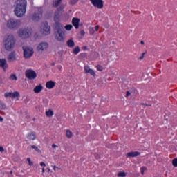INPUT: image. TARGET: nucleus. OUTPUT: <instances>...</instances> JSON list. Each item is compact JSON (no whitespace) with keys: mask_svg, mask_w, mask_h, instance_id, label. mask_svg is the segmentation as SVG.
Wrapping results in <instances>:
<instances>
[{"mask_svg":"<svg viewBox=\"0 0 177 177\" xmlns=\"http://www.w3.org/2000/svg\"><path fill=\"white\" fill-rule=\"evenodd\" d=\"M86 56H88V54L86 53H82L79 55L80 59H85L86 58Z\"/></svg>","mask_w":177,"mask_h":177,"instance_id":"obj_25","label":"nucleus"},{"mask_svg":"<svg viewBox=\"0 0 177 177\" xmlns=\"http://www.w3.org/2000/svg\"><path fill=\"white\" fill-rule=\"evenodd\" d=\"M172 164L174 167H177V158L173 159Z\"/></svg>","mask_w":177,"mask_h":177,"instance_id":"obj_36","label":"nucleus"},{"mask_svg":"<svg viewBox=\"0 0 177 177\" xmlns=\"http://www.w3.org/2000/svg\"><path fill=\"white\" fill-rule=\"evenodd\" d=\"M40 165H41V167H46V164H45V162H41L40 163Z\"/></svg>","mask_w":177,"mask_h":177,"instance_id":"obj_42","label":"nucleus"},{"mask_svg":"<svg viewBox=\"0 0 177 177\" xmlns=\"http://www.w3.org/2000/svg\"><path fill=\"white\" fill-rule=\"evenodd\" d=\"M47 169H48V172H49V171H50V169H49V168H48Z\"/></svg>","mask_w":177,"mask_h":177,"instance_id":"obj_55","label":"nucleus"},{"mask_svg":"<svg viewBox=\"0 0 177 177\" xmlns=\"http://www.w3.org/2000/svg\"><path fill=\"white\" fill-rule=\"evenodd\" d=\"M97 71H103V66H102L100 65H97Z\"/></svg>","mask_w":177,"mask_h":177,"instance_id":"obj_34","label":"nucleus"},{"mask_svg":"<svg viewBox=\"0 0 177 177\" xmlns=\"http://www.w3.org/2000/svg\"><path fill=\"white\" fill-rule=\"evenodd\" d=\"M0 67L3 68L4 71H6V70H8V65L6 59H0Z\"/></svg>","mask_w":177,"mask_h":177,"instance_id":"obj_14","label":"nucleus"},{"mask_svg":"<svg viewBox=\"0 0 177 177\" xmlns=\"http://www.w3.org/2000/svg\"><path fill=\"white\" fill-rule=\"evenodd\" d=\"M49 48V44L47 42H41L37 46V50L39 52H44Z\"/></svg>","mask_w":177,"mask_h":177,"instance_id":"obj_13","label":"nucleus"},{"mask_svg":"<svg viewBox=\"0 0 177 177\" xmlns=\"http://www.w3.org/2000/svg\"><path fill=\"white\" fill-rule=\"evenodd\" d=\"M54 86H56V82L52 80L47 82L46 84V88H47V89H53Z\"/></svg>","mask_w":177,"mask_h":177,"instance_id":"obj_18","label":"nucleus"},{"mask_svg":"<svg viewBox=\"0 0 177 177\" xmlns=\"http://www.w3.org/2000/svg\"><path fill=\"white\" fill-rule=\"evenodd\" d=\"M72 24L73 26H74L75 28H76V30H78V28H80V18H73Z\"/></svg>","mask_w":177,"mask_h":177,"instance_id":"obj_16","label":"nucleus"},{"mask_svg":"<svg viewBox=\"0 0 177 177\" xmlns=\"http://www.w3.org/2000/svg\"><path fill=\"white\" fill-rule=\"evenodd\" d=\"M90 35H93L95 34V29L93 28H88Z\"/></svg>","mask_w":177,"mask_h":177,"instance_id":"obj_30","label":"nucleus"},{"mask_svg":"<svg viewBox=\"0 0 177 177\" xmlns=\"http://www.w3.org/2000/svg\"><path fill=\"white\" fill-rule=\"evenodd\" d=\"M21 24V23L19 19H10L7 21V27L10 28V30H16V28H19Z\"/></svg>","mask_w":177,"mask_h":177,"instance_id":"obj_5","label":"nucleus"},{"mask_svg":"<svg viewBox=\"0 0 177 177\" xmlns=\"http://www.w3.org/2000/svg\"><path fill=\"white\" fill-rule=\"evenodd\" d=\"M84 71L86 74H91V75H93V77H95L96 75V73L93 69H91L89 66H84Z\"/></svg>","mask_w":177,"mask_h":177,"instance_id":"obj_17","label":"nucleus"},{"mask_svg":"<svg viewBox=\"0 0 177 177\" xmlns=\"http://www.w3.org/2000/svg\"><path fill=\"white\" fill-rule=\"evenodd\" d=\"M62 0H56L54 3V6L55 8H57V6H59L60 5V3H62Z\"/></svg>","mask_w":177,"mask_h":177,"instance_id":"obj_27","label":"nucleus"},{"mask_svg":"<svg viewBox=\"0 0 177 177\" xmlns=\"http://www.w3.org/2000/svg\"><path fill=\"white\" fill-rule=\"evenodd\" d=\"M42 13H44L42 8H38L32 16V19L33 21H39L42 17Z\"/></svg>","mask_w":177,"mask_h":177,"instance_id":"obj_8","label":"nucleus"},{"mask_svg":"<svg viewBox=\"0 0 177 177\" xmlns=\"http://www.w3.org/2000/svg\"><path fill=\"white\" fill-rule=\"evenodd\" d=\"M54 32L55 39L59 42H63L64 41V29L60 22L55 23Z\"/></svg>","mask_w":177,"mask_h":177,"instance_id":"obj_2","label":"nucleus"},{"mask_svg":"<svg viewBox=\"0 0 177 177\" xmlns=\"http://www.w3.org/2000/svg\"><path fill=\"white\" fill-rule=\"evenodd\" d=\"M64 13V6H60L54 15L55 23H60V16Z\"/></svg>","mask_w":177,"mask_h":177,"instance_id":"obj_6","label":"nucleus"},{"mask_svg":"<svg viewBox=\"0 0 177 177\" xmlns=\"http://www.w3.org/2000/svg\"><path fill=\"white\" fill-rule=\"evenodd\" d=\"M31 148L34 149L35 150V151H41V150H39V149H38V147H37L35 145H32Z\"/></svg>","mask_w":177,"mask_h":177,"instance_id":"obj_33","label":"nucleus"},{"mask_svg":"<svg viewBox=\"0 0 177 177\" xmlns=\"http://www.w3.org/2000/svg\"><path fill=\"white\" fill-rule=\"evenodd\" d=\"M28 139H30V140H35V139H37V135L34 132L29 133L28 135Z\"/></svg>","mask_w":177,"mask_h":177,"instance_id":"obj_22","label":"nucleus"},{"mask_svg":"<svg viewBox=\"0 0 177 177\" xmlns=\"http://www.w3.org/2000/svg\"><path fill=\"white\" fill-rule=\"evenodd\" d=\"M5 151V149H3V147H0V152L3 153Z\"/></svg>","mask_w":177,"mask_h":177,"instance_id":"obj_41","label":"nucleus"},{"mask_svg":"<svg viewBox=\"0 0 177 177\" xmlns=\"http://www.w3.org/2000/svg\"><path fill=\"white\" fill-rule=\"evenodd\" d=\"M6 109V104L0 101V110H5Z\"/></svg>","mask_w":177,"mask_h":177,"instance_id":"obj_26","label":"nucleus"},{"mask_svg":"<svg viewBox=\"0 0 177 177\" xmlns=\"http://www.w3.org/2000/svg\"><path fill=\"white\" fill-rule=\"evenodd\" d=\"M10 175L8 176L9 177H13V176L12 175V174H13V171H10Z\"/></svg>","mask_w":177,"mask_h":177,"instance_id":"obj_48","label":"nucleus"},{"mask_svg":"<svg viewBox=\"0 0 177 177\" xmlns=\"http://www.w3.org/2000/svg\"><path fill=\"white\" fill-rule=\"evenodd\" d=\"M80 46H77L73 49V53L74 55H77V53H80Z\"/></svg>","mask_w":177,"mask_h":177,"instance_id":"obj_28","label":"nucleus"},{"mask_svg":"<svg viewBox=\"0 0 177 177\" xmlns=\"http://www.w3.org/2000/svg\"><path fill=\"white\" fill-rule=\"evenodd\" d=\"M27 161L28 162V165L31 167L32 165H34V162L32 161H31V158H27Z\"/></svg>","mask_w":177,"mask_h":177,"instance_id":"obj_32","label":"nucleus"},{"mask_svg":"<svg viewBox=\"0 0 177 177\" xmlns=\"http://www.w3.org/2000/svg\"><path fill=\"white\" fill-rule=\"evenodd\" d=\"M56 64L55 62L51 63V66H55Z\"/></svg>","mask_w":177,"mask_h":177,"instance_id":"obj_53","label":"nucleus"},{"mask_svg":"<svg viewBox=\"0 0 177 177\" xmlns=\"http://www.w3.org/2000/svg\"><path fill=\"white\" fill-rule=\"evenodd\" d=\"M95 31H99V25H97V26L95 27Z\"/></svg>","mask_w":177,"mask_h":177,"instance_id":"obj_44","label":"nucleus"},{"mask_svg":"<svg viewBox=\"0 0 177 177\" xmlns=\"http://www.w3.org/2000/svg\"><path fill=\"white\" fill-rule=\"evenodd\" d=\"M82 49H83V50H86V49H88V46H83Z\"/></svg>","mask_w":177,"mask_h":177,"instance_id":"obj_46","label":"nucleus"},{"mask_svg":"<svg viewBox=\"0 0 177 177\" xmlns=\"http://www.w3.org/2000/svg\"><path fill=\"white\" fill-rule=\"evenodd\" d=\"M126 156L127 157H129V158L138 157V156H140V152L139 151L129 152L127 153Z\"/></svg>","mask_w":177,"mask_h":177,"instance_id":"obj_19","label":"nucleus"},{"mask_svg":"<svg viewBox=\"0 0 177 177\" xmlns=\"http://www.w3.org/2000/svg\"><path fill=\"white\" fill-rule=\"evenodd\" d=\"M32 32V29L31 28H21L18 31V35L20 38H30Z\"/></svg>","mask_w":177,"mask_h":177,"instance_id":"obj_4","label":"nucleus"},{"mask_svg":"<svg viewBox=\"0 0 177 177\" xmlns=\"http://www.w3.org/2000/svg\"><path fill=\"white\" fill-rule=\"evenodd\" d=\"M10 80H15L16 81V80H17V77L16 76V75H11L10 76Z\"/></svg>","mask_w":177,"mask_h":177,"instance_id":"obj_35","label":"nucleus"},{"mask_svg":"<svg viewBox=\"0 0 177 177\" xmlns=\"http://www.w3.org/2000/svg\"><path fill=\"white\" fill-rule=\"evenodd\" d=\"M44 89V86H42V84H39L38 86H36L35 88L33 89V91L35 93H41V91Z\"/></svg>","mask_w":177,"mask_h":177,"instance_id":"obj_20","label":"nucleus"},{"mask_svg":"<svg viewBox=\"0 0 177 177\" xmlns=\"http://www.w3.org/2000/svg\"><path fill=\"white\" fill-rule=\"evenodd\" d=\"M140 44H141V45H145V41H144L143 40H142V41H140Z\"/></svg>","mask_w":177,"mask_h":177,"instance_id":"obj_50","label":"nucleus"},{"mask_svg":"<svg viewBox=\"0 0 177 177\" xmlns=\"http://www.w3.org/2000/svg\"><path fill=\"white\" fill-rule=\"evenodd\" d=\"M52 147L55 149V147H59V146L56 145V144H53Z\"/></svg>","mask_w":177,"mask_h":177,"instance_id":"obj_45","label":"nucleus"},{"mask_svg":"<svg viewBox=\"0 0 177 177\" xmlns=\"http://www.w3.org/2000/svg\"><path fill=\"white\" fill-rule=\"evenodd\" d=\"M92 5L95 6V8H97L98 9H102L104 6L103 0H90Z\"/></svg>","mask_w":177,"mask_h":177,"instance_id":"obj_12","label":"nucleus"},{"mask_svg":"<svg viewBox=\"0 0 177 177\" xmlns=\"http://www.w3.org/2000/svg\"><path fill=\"white\" fill-rule=\"evenodd\" d=\"M129 96H131V92L129 91L126 92V97H129Z\"/></svg>","mask_w":177,"mask_h":177,"instance_id":"obj_40","label":"nucleus"},{"mask_svg":"<svg viewBox=\"0 0 177 177\" xmlns=\"http://www.w3.org/2000/svg\"><path fill=\"white\" fill-rule=\"evenodd\" d=\"M46 115L47 117H52L53 115V111H52V109H49L48 111H46Z\"/></svg>","mask_w":177,"mask_h":177,"instance_id":"obj_23","label":"nucleus"},{"mask_svg":"<svg viewBox=\"0 0 177 177\" xmlns=\"http://www.w3.org/2000/svg\"><path fill=\"white\" fill-rule=\"evenodd\" d=\"M95 158H96L97 159H98V158H100V156H99V155H97V156H95Z\"/></svg>","mask_w":177,"mask_h":177,"instance_id":"obj_51","label":"nucleus"},{"mask_svg":"<svg viewBox=\"0 0 177 177\" xmlns=\"http://www.w3.org/2000/svg\"><path fill=\"white\" fill-rule=\"evenodd\" d=\"M142 106H146L147 107H151V104H145V103H141Z\"/></svg>","mask_w":177,"mask_h":177,"instance_id":"obj_39","label":"nucleus"},{"mask_svg":"<svg viewBox=\"0 0 177 177\" xmlns=\"http://www.w3.org/2000/svg\"><path fill=\"white\" fill-rule=\"evenodd\" d=\"M141 174L143 175V174H144V171H141Z\"/></svg>","mask_w":177,"mask_h":177,"instance_id":"obj_54","label":"nucleus"},{"mask_svg":"<svg viewBox=\"0 0 177 177\" xmlns=\"http://www.w3.org/2000/svg\"><path fill=\"white\" fill-rule=\"evenodd\" d=\"M4 48L6 50L10 52L15 48V44H16V40L15 39V36L13 35H9L6 37L4 41Z\"/></svg>","mask_w":177,"mask_h":177,"instance_id":"obj_3","label":"nucleus"},{"mask_svg":"<svg viewBox=\"0 0 177 177\" xmlns=\"http://www.w3.org/2000/svg\"><path fill=\"white\" fill-rule=\"evenodd\" d=\"M80 34H81V35H82V37H84V35H85V31L81 30V31H80Z\"/></svg>","mask_w":177,"mask_h":177,"instance_id":"obj_43","label":"nucleus"},{"mask_svg":"<svg viewBox=\"0 0 177 177\" xmlns=\"http://www.w3.org/2000/svg\"><path fill=\"white\" fill-rule=\"evenodd\" d=\"M8 62H16V53L15 51L11 52L7 57Z\"/></svg>","mask_w":177,"mask_h":177,"instance_id":"obj_15","label":"nucleus"},{"mask_svg":"<svg viewBox=\"0 0 177 177\" xmlns=\"http://www.w3.org/2000/svg\"><path fill=\"white\" fill-rule=\"evenodd\" d=\"M42 172H43V174H44V172H45V168H42Z\"/></svg>","mask_w":177,"mask_h":177,"instance_id":"obj_52","label":"nucleus"},{"mask_svg":"<svg viewBox=\"0 0 177 177\" xmlns=\"http://www.w3.org/2000/svg\"><path fill=\"white\" fill-rule=\"evenodd\" d=\"M5 97H10L11 99H16V97H20V93L15 91L14 93L8 92L4 94Z\"/></svg>","mask_w":177,"mask_h":177,"instance_id":"obj_11","label":"nucleus"},{"mask_svg":"<svg viewBox=\"0 0 177 177\" xmlns=\"http://www.w3.org/2000/svg\"><path fill=\"white\" fill-rule=\"evenodd\" d=\"M66 44L69 48H74V46H75V43L74 42V40H73V38H71V39L68 40Z\"/></svg>","mask_w":177,"mask_h":177,"instance_id":"obj_21","label":"nucleus"},{"mask_svg":"<svg viewBox=\"0 0 177 177\" xmlns=\"http://www.w3.org/2000/svg\"><path fill=\"white\" fill-rule=\"evenodd\" d=\"M65 28L67 31L71 30V28H73L72 25H66Z\"/></svg>","mask_w":177,"mask_h":177,"instance_id":"obj_31","label":"nucleus"},{"mask_svg":"<svg viewBox=\"0 0 177 177\" xmlns=\"http://www.w3.org/2000/svg\"><path fill=\"white\" fill-rule=\"evenodd\" d=\"M77 2H78V0H71L70 1L71 5H75V3H77Z\"/></svg>","mask_w":177,"mask_h":177,"instance_id":"obj_38","label":"nucleus"},{"mask_svg":"<svg viewBox=\"0 0 177 177\" xmlns=\"http://www.w3.org/2000/svg\"><path fill=\"white\" fill-rule=\"evenodd\" d=\"M33 120H35V118H33Z\"/></svg>","mask_w":177,"mask_h":177,"instance_id":"obj_56","label":"nucleus"},{"mask_svg":"<svg viewBox=\"0 0 177 177\" xmlns=\"http://www.w3.org/2000/svg\"><path fill=\"white\" fill-rule=\"evenodd\" d=\"M25 75L28 80H35L37 78V72L32 69H28L25 72Z\"/></svg>","mask_w":177,"mask_h":177,"instance_id":"obj_10","label":"nucleus"},{"mask_svg":"<svg viewBox=\"0 0 177 177\" xmlns=\"http://www.w3.org/2000/svg\"><path fill=\"white\" fill-rule=\"evenodd\" d=\"M147 53V51H145V53H143L142 54V55L139 57L140 60H143L144 57H145V55H146V53Z\"/></svg>","mask_w":177,"mask_h":177,"instance_id":"obj_37","label":"nucleus"},{"mask_svg":"<svg viewBox=\"0 0 177 177\" xmlns=\"http://www.w3.org/2000/svg\"><path fill=\"white\" fill-rule=\"evenodd\" d=\"M118 176H119V177H125V176H127V173H125L124 171H120L118 174Z\"/></svg>","mask_w":177,"mask_h":177,"instance_id":"obj_29","label":"nucleus"},{"mask_svg":"<svg viewBox=\"0 0 177 177\" xmlns=\"http://www.w3.org/2000/svg\"><path fill=\"white\" fill-rule=\"evenodd\" d=\"M0 122H3V118L2 116H0Z\"/></svg>","mask_w":177,"mask_h":177,"instance_id":"obj_47","label":"nucleus"},{"mask_svg":"<svg viewBox=\"0 0 177 177\" xmlns=\"http://www.w3.org/2000/svg\"><path fill=\"white\" fill-rule=\"evenodd\" d=\"M41 33L43 35H49L50 34V26L47 21L44 22L41 28Z\"/></svg>","mask_w":177,"mask_h":177,"instance_id":"obj_9","label":"nucleus"},{"mask_svg":"<svg viewBox=\"0 0 177 177\" xmlns=\"http://www.w3.org/2000/svg\"><path fill=\"white\" fill-rule=\"evenodd\" d=\"M56 168H58V169H60V168H59V167H56V166H54V167H53L54 171H56Z\"/></svg>","mask_w":177,"mask_h":177,"instance_id":"obj_49","label":"nucleus"},{"mask_svg":"<svg viewBox=\"0 0 177 177\" xmlns=\"http://www.w3.org/2000/svg\"><path fill=\"white\" fill-rule=\"evenodd\" d=\"M22 49L24 50V57H25V59H31V57H32V55H34V50L32 48L23 46Z\"/></svg>","mask_w":177,"mask_h":177,"instance_id":"obj_7","label":"nucleus"},{"mask_svg":"<svg viewBox=\"0 0 177 177\" xmlns=\"http://www.w3.org/2000/svg\"><path fill=\"white\" fill-rule=\"evenodd\" d=\"M66 138H68V139H71V138H73V132L70 130H66Z\"/></svg>","mask_w":177,"mask_h":177,"instance_id":"obj_24","label":"nucleus"},{"mask_svg":"<svg viewBox=\"0 0 177 177\" xmlns=\"http://www.w3.org/2000/svg\"><path fill=\"white\" fill-rule=\"evenodd\" d=\"M27 8L26 0H17L16 7L14 10L15 14L17 17H23L26 15Z\"/></svg>","mask_w":177,"mask_h":177,"instance_id":"obj_1","label":"nucleus"}]
</instances>
